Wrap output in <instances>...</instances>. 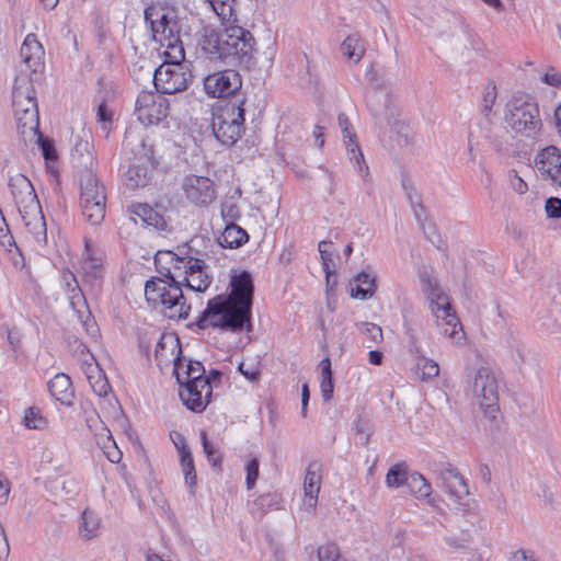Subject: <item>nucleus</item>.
Wrapping results in <instances>:
<instances>
[{
    "mask_svg": "<svg viewBox=\"0 0 561 561\" xmlns=\"http://www.w3.org/2000/svg\"><path fill=\"white\" fill-rule=\"evenodd\" d=\"M149 181L148 169L144 165L131 164L125 172V184L128 188L144 187Z\"/></svg>",
    "mask_w": 561,
    "mask_h": 561,
    "instance_id": "obj_36",
    "label": "nucleus"
},
{
    "mask_svg": "<svg viewBox=\"0 0 561 561\" xmlns=\"http://www.w3.org/2000/svg\"><path fill=\"white\" fill-rule=\"evenodd\" d=\"M135 113L144 125H154L169 114V102L161 93L142 91L136 101Z\"/></svg>",
    "mask_w": 561,
    "mask_h": 561,
    "instance_id": "obj_13",
    "label": "nucleus"
},
{
    "mask_svg": "<svg viewBox=\"0 0 561 561\" xmlns=\"http://www.w3.org/2000/svg\"><path fill=\"white\" fill-rule=\"evenodd\" d=\"M171 438L173 440L175 448L178 449L180 457L182 455H185L186 453H191L190 448L186 444V439L181 433H178V432L172 433Z\"/></svg>",
    "mask_w": 561,
    "mask_h": 561,
    "instance_id": "obj_57",
    "label": "nucleus"
},
{
    "mask_svg": "<svg viewBox=\"0 0 561 561\" xmlns=\"http://www.w3.org/2000/svg\"><path fill=\"white\" fill-rule=\"evenodd\" d=\"M321 367V393L325 401H329L333 396V380L331 360L329 357L323 358L320 362Z\"/></svg>",
    "mask_w": 561,
    "mask_h": 561,
    "instance_id": "obj_39",
    "label": "nucleus"
},
{
    "mask_svg": "<svg viewBox=\"0 0 561 561\" xmlns=\"http://www.w3.org/2000/svg\"><path fill=\"white\" fill-rule=\"evenodd\" d=\"M339 126L343 134V141L346 147L350 161L357 168L360 174H367L368 167L365 164L364 154L356 141V134L352 130V125L345 114L337 117Z\"/></svg>",
    "mask_w": 561,
    "mask_h": 561,
    "instance_id": "obj_19",
    "label": "nucleus"
},
{
    "mask_svg": "<svg viewBox=\"0 0 561 561\" xmlns=\"http://www.w3.org/2000/svg\"><path fill=\"white\" fill-rule=\"evenodd\" d=\"M221 51L224 59L232 58L236 62L250 68L253 65L254 37L243 27L230 25L224 31Z\"/></svg>",
    "mask_w": 561,
    "mask_h": 561,
    "instance_id": "obj_11",
    "label": "nucleus"
},
{
    "mask_svg": "<svg viewBox=\"0 0 561 561\" xmlns=\"http://www.w3.org/2000/svg\"><path fill=\"white\" fill-rule=\"evenodd\" d=\"M313 136H314V139H316V146L319 147V148L323 147V145H324L323 128L321 126H316L314 127Z\"/></svg>",
    "mask_w": 561,
    "mask_h": 561,
    "instance_id": "obj_64",
    "label": "nucleus"
},
{
    "mask_svg": "<svg viewBox=\"0 0 561 561\" xmlns=\"http://www.w3.org/2000/svg\"><path fill=\"white\" fill-rule=\"evenodd\" d=\"M81 270L87 282L93 283L103 275V254L85 242Z\"/></svg>",
    "mask_w": 561,
    "mask_h": 561,
    "instance_id": "obj_24",
    "label": "nucleus"
},
{
    "mask_svg": "<svg viewBox=\"0 0 561 561\" xmlns=\"http://www.w3.org/2000/svg\"><path fill=\"white\" fill-rule=\"evenodd\" d=\"M64 280L66 283L70 305L76 309L78 305L84 301L82 290L79 287L76 276L71 272L64 274Z\"/></svg>",
    "mask_w": 561,
    "mask_h": 561,
    "instance_id": "obj_40",
    "label": "nucleus"
},
{
    "mask_svg": "<svg viewBox=\"0 0 561 561\" xmlns=\"http://www.w3.org/2000/svg\"><path fill=\"white\" fill-rule=\"evenodd\" d=\"M130 211L140 218L141 221L149 226H153L156 228H159L163 226L164 221L163 218L158 211H156L150 205L148 204H136L130 207Z\"/></svg>",
    "mask_w": 561,
    "mask_h": 561,
    "instance_id": "obj_37",
    "label": "nucleus"
},
{
    "mask_svg": "<svg viewBox=\"0 0 561 561\" xmlns=\"http://www.w3.org/2000/svg\"><path fill=\"white\" fill-rule=\"evenodd\" d=\"M238 370L250 381H257L261 377V370L256 365L248 366L241 363Z\"/></svg>",
    "mask_w": 561,
    "mask_h": 561,
    "instance_id": "obj_56",
    "label": "nucleus"
},
{
    "mask_svg": "<svg viewBox=\"0 0 561 561\" xmlns=\"http://www.w3.org/2000/svg\"><path fill=\"white\" fill-rule=\"evenodd\" d=\"M319 561H343L339 547L333 542H328L318 548Z\"/></svg>",
    "mask_w": 561,
    "mask_h": 561,
    "instance_id": "obj_45",
    "label": "nucleus"
},
{
    "mask_svg": "<svg viewBox=\"0 0 561 561\" xmlns=\"http://www.w3.org/2000/svg\"><path fill=\"white\" fill-rule=\"evenodd\" d=\"M513 561H538L534 553L527 550L516 551L513 556Z\"/></svg>",
    "mask_w": 561,
    "mask_h": 561,
    "instance_id": "obj_63",
    "label": "nucleus"
},
{
    "mask_svg": "<svg viewBox=\"0 0 561 561\" xmlns=\"http://www.w3.org/2000/svg\"><path fill=\"white\" fill-rule=\"evenodd\" d=\"M21 62L16 76L24 75L27 79L39 80L44 70V48L36 35L28 34L20 49Z\"/></svg>",
    "mask_w": 561,
    "mask_h": 561,
    "instance_id": "obj_12",
    "label": "nucleus"
},
{
    "mask_svg": "<svg viewBox=\"0 0 561 561\" xmlns=\"http://www.w3.org/2000/svg\"><path fill=\"white\" fill-rule=\"evenodd\" d=\"M201 438H202V444H203V448H204V451L205 454L207 455V458H208V461L213 465V466H217V465H220L221 462V459L218 455V450L216 449V447L207 439V435L205 432H202L201 433Z\"/></svg>",
    "mask_w": 561,
    "mask_h": 561,
    "instance_id": "obj_48",
    "label": "nucleus"
},
{
    "mask_svg": "<svg viewBox=\"0 0 561 561\" xmlns=\"http://www.w3.org/2000/svg\"><path fill=\"white\" fill-rule=\"evenodd\" d=\"M309 398H310L309 387L307 383H304L302 388H301V415L304 417L307 416V407H308Z\"/></svg>",
    "mask_w": 561,
    "mask_h": 561,
    "instance_id": "obj_61",
    "label": "nucleus"
},
{
    "mask_svg": "<svg viewBox=\"0 0 561 561\" xmlns=\"http://www.w3.org/2000/svg\"><path fill=\"white\" fill-rule=\"evenodd\" d=\"M9 186L33 242L44 247L47 242L46 221L31 181L23 174H16L10 179Z\"/></svg>",
    "mask_w": 561,
    "mask_h": 561,
    "instance_id": "obj_4",
    "label": "nucleus"
},
{
    "mask_svg": "<svg viewBox=\"0 0 561 561\" xmlns=\"http://www.w3.org/2000/svg\"><path fill=\"white\" fill-rule=\"evenodd\" d=\"M231 291L227 296L218 295L210 299L197 321L199 329L219 328L230 332H250L254 285L249 272L233 275Z\"/></svg>",
    "mask_w": 561,
    "mask_h": 561,
    "instance_id": "obj_1",
    "label": "nucleus"
},
{
    "mask_svg": "<svg viewBox=\"0 0 561 561\" xmlns=\"http://www.w3.org/2000/svg\"><path fill=\"white\" fill-rule=\"evenodd\" d=\"M9 543L5 537L4 531H0V561H3L9 556Z\"/></svg>",
    "mask_w": 561,
    "mask_h": 561,
    "instance_id": "obj_62",
    "label": "nucleus"
},
{
    "mask_svg": "<svg viewBox=\"0 0 561 561\" xmlns=\"http://www.w3.org/2000/svg\"><path fill=\"white\" fill-rule=\"evenodd\" d=\"M213 387L209 379H201L197 382L180 385V398L193 412H203L209 404Z\"/></svg>",
    "mask_w": 561,
    "mask_h": 561,
    "instance_id": "obj_18",
    "label": "nucleus"
},
{
    "mask_svg": "<svg viewBox=\"0 0 561 561\" xmlns=\"http://www.w3.org/2000/svg\"><path fill=\"white\" fill-rule=\"evenodd\" d=\"M330 245L331 242L325 240L321 241L318 245L328 285L330 284V277L332 273L331 267L333 266L332 254L329 251Z\"/></svg>",
    "mask_w": 561,
    "mask_h": 561,
    "instance_id": "obj_44",
    "label": "nucleus"
},
{
    "mask_svg": "<svg viewBox=\"0 0 561 561\" xmlns=\"http://www.w3.org/2000/svg\"><path fill=\"white\" fill-rule=\"evenodd\" d=\"M181 345L179 339L173 336H163L158 342L154 350V357L157 365L161 368L164 366L173 365L175 368V362L181 360Z\"/></svg>",
    "mask_w": 561,
    "mask_h": 561,
    "instance_id": "obj_22",
    "label": "nucleus"
},
{
    "mask_svg": "<svg viewBox=\"0 0 561 561\" xmlns=\"http://www.w3.org/2000/svg\"><path fill=\"white\" fill-rule=\"evenodd\" d=\"M407 484L412 495L419 500H427L428 504H433V500L430 499L432 486L422 474H411Z\"/></svg>",
    "mask_w": 561,
    "mask_h": 561,
    "instance_id": "obj_35",
    "label": "nucleus"
},
{
    "mask_svg": "<svg viewBox=\"0 0 561 561\" xmlns=\"http://www.w3.org/2000/svg\"><path fill=\"white\" fill-rule=\"evenodd\" d=\"M504 118L515 134L526 137L535 136L542 127L538 104L524 93H516L508 100Z\"/></svg>",
    "mask_w": 561,
    "mask_h": 561,
    "instance_id": "obj_7",
    "label": "nucleus"
},
{
    "mask_svg": "<svg viewBox=\"0 0 561 561\" xmlns=\"http://www.w3.org/2000/svg\"><path fill=\"white\" fill-rule=\"evenodd\" d=\"M546 214L549 218H561V199L558 197H550L546 201Z\"/></svg>",
    "mask_w": 561,
    "mask_h": 561,
    "instance_id": "obj_54",
    "label": "nucleus"
},
{
    "mask_svg": "<svg viewBox=\"0 0 561 561\" xmlns=\"http://www.w3.org/2000/svg\"><path fill=\"white\" fill-rule=\"evenodd\" d=\"M473 402L486 417L493 420L499 411V385L493 371L488 367L477 370L471 385Z\"/></svg>",
    "mask_w": 561,
    "mask_h": 561,
    "instance_id": "obj_10",
    "label": "nucleus"
},
{
    "mask_svg": "<svg viewBox=\"0 0 561 561\" xmlns=\"http://www.w3.org/2000/svg\"><path fill=\"white\" fill-rule=\"evenodd\" d=\"M96 116L98 122L101 124L102 130L107 134L113 122V112L107 107L105 103H101L98 107Z\"/></svg>",
    "mask_w": 561,
    "mask_h": 561,
    "instance_id": "obj_47",
    "label": "nucleus"
},
{
    "mask_svg": "<svg viewBox=\"0 0 561 561\" xmlns=\"http://www.w3.org/2000/svg\"><path fill=\"white\" fill-rule=\"evenodd\" d=\"M205 369L199 362L186 360L182 358L175 362L173 374L179 385L197 382L201 379H209L204 376Z\"/></svg>",
    "mask_w": 561,
    "mask_h": 561,
    "instance_id": "obj_26",
    "label": "nucleus"
},
{
    "mask_svg": "<svg viewBox=\"0 0 561 561\" xmlns=\"http://www.w3.org/2000/svg\"><path fill=\"white\" fill-rule=\"evenodd\" d=\"M7 340H8L9 344L11 346V350L13 352H18L20 350L21 339H20L19 334H16L12 330L8 329L7 330Z\"/></svg>",
    "mask_w": 561,
    "mask_h": 561,
    "instance_id": "obj_60",
    "label": "nucleus"
},
{
    "mask_svg": "<svg viewBox=\"0 0 561 561\" xmlns=\"http://www.w3.org/2000/svg\"><path fill=\"white\" fill-rule=\"evenodd\" d=\"M496 100V87L495 84H489L483 92L482 98V111L485 115H488L495 103Z\"/></svg>",
    "mask_w": 561,
    "mask_h": 561,
    "instance_id": "obj_50",
    "label": "nucleus"
},
{
    "mask_svg": "<svg viewBox=\"0 0 561 561\" xmlns=\"http://www.w3.org/2000/svg\"><path fill=\"white\" fill-rule=\"evenodd\" d=\"M344 57L352 64H357L363 58L365 48L358 35L347 36L341 45Z\"/></svg>",
    "mask_w": 561,
    "mask_h": 561,
    "instance_id": "obj_33",
    "label": "nucleus"
},
{
    "mask_svg": "<svg viewBox=\"0 0 561 561\" xmlns=\"http://www.w3.org/2000/svg\"><path fill=\"white\" fill-rule=\"evenodd\" d=\"M152 81L161 94H173L186 89L188 76L184 65L162 64L154 70Z\"/></svg>",
    "mask_w": 561,
    "mask_h": 561,
    "instance_id": "obj_14",
    "label": "nucleus"
},
{
    "mask_svg": "<svg viewBox=\"0 0 561 561\" xmlns=\"http://www.w3.org/2000/svg\"><path fill=\"white\" fill-rule=\"evenodd\" d=\"M510 183L512 188L518 194H525L528 191V185L517 171L510 172Z\"/></svg>",
    "mask_w": 561,
    "mask_h": 561,
    "instance_id": "obj_55",
    "label": "nucleus"
},
{
    "mask_svg": "<svg viewBox=\"0 0 561 561\" xmlns=\"http://www.w3.org/2000/svg\"><path fill=\"white\" fill-rule=\"evenodd\" d=\"M422 290L428 301L435 325L439 333L448 337L455 345H463L466 335L462 325L451 307L449 296L442 288L436 278L423 273L420 276Z\"/></svg>",
    "mask_w": 561,
    "mask_h": 561,
    "instance_id": "obj_3",
    "label": "nucleus"
},
{
    "mask_svg": "<svg viewBox=\"0 0 561 561\" xmlns=\"http://www.w3.org/2000/svg\"><path fill=\"white\" fill-rule=\"evenodd\" d=\"M242 87V80L239 72L233 69H226L208 75L204 79V88L208 95L214 98H225L237 94Z\"/></svg>",
    "mask_w": 561,
    "mask_h": 561,
    "instance_id": "obj_16",
    "label": "nucleus"
},
{
    "mask_svg": "<svg viewBox=\"0 0 561 561\" xmlns=\"http://www.w3.org/2000/svg\"><path fill=\"white\" fill-rule=\"evenodd\" d=\"M145 19L150 24L152 38L157 42H164L168 38V33L171 31L175 33L176 23L169 20L167 14L154 8H148L145 11Z\"/></svg>",
    "mask_w": 561,
    "mask_h": 561,
    "instance_id": "obj_20",
    "label": "nucleus"
},
{
    "mask_svg": "<svg viewBox=\"0 0 561 561\" xmlns=\"http://www.w3.org/2000/svg\"><path fill=\"white\" fill-rule=\"evenodd\" d=\"M243 95H236L234 101H227L216 106L213 112V130L215 137L225 146L234 145L244 130Z\"/></svg>",
    "mask_w": 561,
    "mask_h": 561,
    "instance_id": "obj_6",
    "label": "nucleus"
},
{
    "mask_svg": "<svg viewBox=\"0 0 561 561\" xmlns=\"http://www.w3.org/2000/svg\"><path fill=\"white\" fill-rule=\"evenodd\" d=\"M363 325V332L374 343L378 344L382 341V330L379 325L375 323L365 322Z\"/></svg>",
    "mask_w": 561,
    "mask_h": 561,
    "instance_id": "obj_53",
    "label": "nucleus"
},
{
    "mask_svg": "<svg viewBox=\"0 0 561 561\" xmlns=\"http://www.w3.org/2000/svg\"><path fill=\"white\" fill-rule=\"evenodd\" d=\"M409 478L403 465H394L389 469L386 476V484L389 488H400L404 483H408Z\"/></svg>",
    "mask_w": 561,
    "mask_h": 561,
    "instance_id": "obj_42",
    "label": "nucleus"
},
{
    "mask_svg": "<svg viewBox=\"0 0 561 561\" xmlns=\"http://www.w3.org/2000/svg\"><path fill=\"white\" fill-rule=\"evenodd\" d=\"M82 370L94 393L99 397L107 396L111 390L108 380L93 356L90 357V360H85L82 364Z\"/></svg>",
    "mask_w": 561,
    "mask_h": 561,
    "instance_id": "obj_25",
    "label": "nucleus"
},
{
    "mask_svg": "<svg viewBox=\"0 0 561 561\" xmlns=\"http://www.w3.org/2000/svg\"><path fill=\"white\" fill-rule=\"evenodd\" d=\"M356 287L352 288L351 295L362 300L369 299L376 291V278L366 272H360L355 277Z\"/></svg>",
    "mask_w": 561,
    "mask_h": 561,
    "instance_id": "obj_31",
    "label": "nucleus"
},
{
    "mask_svg": "<svg viewBox=\"0 0 561 561\" xmlns=\"http://www.w3.org/2000/svg\"><path fill=\"white\" fill-rule=\"evenodd\" d=\"M414 374L421 381H430L438 376L439 367L435 360L420 356L416 359Z\"/></svg>",
    "mask_w": 561,
    "mask_h": 561,
    "instance_id": "obj_38",
    "label": "nucleus"
},
{
    "mask_svg": "<svg viewBox=\"0 0 561 561\" xmlns=\"http://www.w3.org/2000/svg\"><path fill=\"white\" fill-rule=\"evenodd\" d=\"M543 81L552 87H561V75L554 70L546 72Z\"/></svg>",
    "mask_w": 561,
    "mask_h": 561,
    "instance_id": "obj_59",
    "label": "nucleus"
},
{
    "mask_svg": "<svg viewBox=\"0 0 561 561\" xmlns=\"http://www.w3.org/2000/svg\"><path fill=\"white\" fill-rule=\"evenodd\" d=\"M202 243H204V239L195 237L188 243L179 247L176 253L159 252L156 255V263L169 264L165 267V276L170 279L185 282V286L194 291H205L211 280L207 273L206 259L208 254L198 249Z\"/></svg>",
    "mask_w": 561,
    "mask_h": 561,
    "instance_id": "obj_2",
    "label": "nucleus"
},
{
    "mask_svg": "<svg viewBox=\"0 0 561 561\" xmlns=\"http://www.w3.org/2000/svg\"><path fill=\"white\" fill-rule=\"evenodd\" d=\"M245 482L247 488L251 490L259 478V460L256 458L251 459L245 466Z\"/></svg>",
    "mask_w": 561,
    "mask_h": 561,
    "instance_id": "obj_51",
    "label": "nucleus"
},
{
    "mask_svg": "<svg viewBox=\"0 0 561 561\" xmlns=\"http://www.w3.org/2000/svg\"><path fill=\"white\" fill-rule=\"evenodd\" d=\"M24 75L15 76L12 91V106L22 134L37 135L38 108L35 98L34 82Z\"/></svg>",
    "mask_w": 561,
    "mask_h": 561,
    "instance_id": "obj_8",
    "label": "nucleus"
},
{
    "mask_svg": "<svg viewBox=\"0 0 561 561\" xmlns=\"http://www.w3.org/2000/svg\"><path fill=\"white\" fill-rule=\"evenodd\" d=\"M80 207L85 220L99 226L105 218L106 191L92 169L80 178Z\"/></svg>",
    "mask_w": 561,
    "mask_h": 561,
    "instance_id": "obj_9",
    "label": "nucleus"
},
{
    "mask_svg": "<svg viewBox=\"0 0 561 561\" xmlns=\"http://www.w3.org/2000/svg\"><path fill=\"white\" fill-rule=\"evenodd\" d=\"M203 50L211 56L224 59L221 51L224 44V32L217 33L215 30H205L203 39L199 42Z\"/></svg>",
    "mask_w": 561,
    "mask_h": 561,
    "instance_id": "obj_32",
    "label": "nucleus"
},
{
    "mask_svg": "<svg viewBox=\"0 0 561 561\" xmlns=\"http://www.w3.org/2000/svg\"><path fill=\"white\" fill-rule=\"evenodd\" d=\"M101 528V517L94 511L87 508L83 511L79 523V536L84 540H91L99 536Z\"/></svg>",
    "mask_w": 561,
    "mask_h": 561,
    "instance_id": "obj_29",
    "label": "nucleus"
},
{
    "mask_svg": "<svg viewBox=\"0 0 561 561\" xmlns=\"http://www.w3.org/2000/svg\"><path fill=\"white\" fill-rule=\"evenodd\" d=\"M153 278L145 285V297L149 305L160 311L169 319L184 320L188 317L191 306L186 304L181 285L185 282H174L167 277Z\"/></svg>",
    "mask_w": 561,
    "mask_h": 561,
    "instance_id": "obj_5",
    "label": "nucleus"
},
{
    "mask_svg": "<svg viewBox=\"0 0 561 561\" xmlns=\"http://www.w3.org/2000/svg\"><path fill=\"white\" fill-rule=\"evenodd\" d=\"M321 488V476L317 463H310L304 479V505L309 512L316 510Z\"/></svg>",
    "mask_w": 561,
    "mask_h": 561,
    "instance_id": "obj_21",
    "label": "nucleus"
},
{
    "mask_svg": "<svg viewBox=\"0 0 561 561\" xmlns=\"http://www.w3.org/2000/svg\"><path fill=\"white\" fill-rule=\"evenodd\" d=\"M182 471L185 477L186 483L190 488H194L196 485V473L194 468V461L191 453H186L180 457Z\"/></svg>",
    "mask_w": 561,
    "mask_h": 561,
    "instance_id": "obj_43",
    "label": "nucleus"
},
{
    "mask_svg": "<svg viewBox=\"0 0 561 561\" xmlns=\"http://www.w3.org/2000/svg\"><path fill=\"white\" fill-rule=\"evenodd\" d=\"M161 54L165 60L163 64L183 65L182 61L185 58V51L179 35L169 31L168 38L164 42H160Z\"/></svg>",
    "mask_w": 561,
    "mask_h": 561,
    "instance_id": "obj_28",
    "label": "nucleus"
},
{
    "mask_svg": "<svg viewBox=\"0 0 561 561\" xmlns=\"http://www.w3.org/2000/svg\"><path fill=\"white\" fill-rule=\"evenodd\" d=\"M534 164L543 181L561 188V150L558 147L547 146L539 150Z\"/></svg>",
    "mask_w": 561,
    "mask_h": 561,
    "instance_id": "obj_15",
    "label": "nucleus"
},
{
    "mask_svg": "<svg viewBox=\"0 0 561 561\" xmlns=\"http://www.w3.org/2000/svg\"><path fill=\"white\" fill-rule=\"evenodd\" d=\"M0 245L11 254V261L13 265L16 268H23L24 267V257L22 256L20 249L18 248L13 236L11 232L3 234L2 238H0Z\"/></svg>",
    "mask_w": 561,
    "mask_h": 561,
    "instance_id": "obj_41",
    "label": "nucleus"
},
{
    "mask_svg": "<svg viewBox=\"0 0 561 561\" xmlns=\"http://www.w3.org/2000/svg\"><path fill=\"white\" fill-rule=\"evenodd\" d=\"M208 2L222 20L232 15L234 0H208Z\"/></svg>",
    "mask_w": 561,
    "mask_h": 561,
    "instance_id": "obj_46",
    "label": "nucleus"
},
{
    "mask_svg": "<svg viewBox=\"0 0 561 561\" xmlns=\"http://www.w3.org/2000/svg\"><path fill=\"white\" fill-rule=\"evenodd\" d=\"M48 390L51 397L65 405H71L73 389L71 379L65 374L55 375L48 382Z\"/></svg>",
    "mask_w": 561,
    "mask_h": 561,
    "instance_id": "obj_27",
    "label": "nucleus"
},
{
    "mask_svg": "<svg viewBox=\"0 0 561 561\" xmlns=\"http://www.w3.org/2000/svg\"><path fill=\"white\" fill-rule=\"evenodd\" d=\"M22 424L27 430L44 431L48 427L49 421L37 407H28L24 410Z\"/></svg>",
    "mask_w": 561,
    "mask_h": 561,
    "instance_id": "obj_34",
    "label": "nucleus"
},
{
    "mask_svg": "<svg viewBox=\"0 0 561 561\" xmlns=\"http://www.w3.org/2000/svg\"><path fill=\"white\" fill-rule=\"evenodd\" d=\"M439 478L444 491L455 501H459L469 494L468 485L457 469L446 468L442 470Z\"/></svg>",
    "mask_w": 561,
    "mask_h": 561,
    "instance_id": "obj_23",
    "label": "nucleus"
},
{
    "mask_svg": "<svg viewBox=\"0 0 561 561\" xmlns=\"http://www.w3.org/2000/svg\"><path fill=\"white\" fill-rule=\"evenodd\" d=\"M34 137H37V141L41 145L42 153L46 161H55L57 159V153L54 147V144L48 139H43L42 136L37 133Z\"/></svg>",
    "mask_w": 561,
    "mask_h": 561,
    "instance_id": "obj_52",
    "label": "nucleus"
},
{
    "mask_svg": "<svg viewBox=\"0 0 561 561\" xmlns=\"http://www.w3.org/2000/svg\"><path fill=\"white\" fill-rule=\"evenodd\" d=\"M103 449L106 458L113 462L118 463L122 459V451L117 448L115 440L111 435L107 436V442L103 444Z\"/></svg>",
    "mask_w": 561,
    "mask_h": 561,
    "instance_id": "obj_49",
    "label": "nucleus"
},
{
    "mask_svg": "<svg viewBox=\"0 0 561 561\" xmlns=\"http://www.w3.org/2000/svg\"><path fill=\"white\" fill-rule=\"evenodd\" d=\"M10 488L7 478L0 473V504H5L9 499Z\"/></svg>",
    "mask_w": 561,
    "mask_h": 561,
    "instance_id": "obj_58",
    "label": "nucleus"
},
{
    "mask_svg": "<svg viewBox=\"0 0 561 561\" xmlns=\"http://www.w3.org/2000/svg\"><path fill=\"white\" fill-rule=\"evenodd\" d=\"M182 190L186 199L197 206H206L216 198L214 182L207 176L195 174L185 176Z\"/></svg>",
    "mask_w": 561,
    "mask_h": 561,
    "instance_id": "obj_17",
    "label": "nucleus"
},
{
    "mask_svg": "<svg viewBox=\"0 0 561 561\" xmlns=\"http://www.w3.org/2000/svg\"><path fill=\"white\" fill-rule=\"evenodd\" d=\"M249 236L245 230L234 224L228 225L219 237V245L224 248H239L245 243Z\"/></svg>",
    "mask_w": 561,
    "mask_h": 561,
    "instance_id": "obj_30",
    "label": "nucleus"
}]
</instances>
